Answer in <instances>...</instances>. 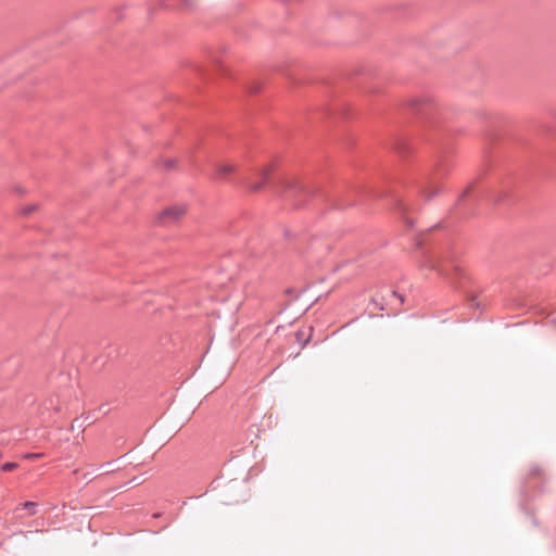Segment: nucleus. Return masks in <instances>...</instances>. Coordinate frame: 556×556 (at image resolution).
Masks as SVG:
<instances>
[{
	"mask_svg": "<svg viewBox=\"0 0 556 556\" xmlns=\"http://www.w3.org/2000/svg\"><path fill=\"white\" fill-rule=\"evenodd\" d=\"M279 188L286 200L292 201L294 206L305 205L311 199L318 198L333 210H345L363 203L369 198H382L391 194V191L380 192L359 184L346 182L332 193L321 190L319 187L304 182L298 178H280Z\"/></svg>",
	"mask_w": 556,
	"mask_h": 556,
	"instance_id": "f257e3e1",
	"label": "nucleus"
},
{
	"mask_svg": "<svg viewBox=\"0 0 556 556\" xmlns=\"http://www.w3.org/2000/svg\"><path fill=\"white\" fill-rule=\"evenodd\" d=\"M415 249L421 252V266L438 271L455 287L466 279L459 262L460 250L454 247L452 239L441 231H428L415 238Z\"/></svg>",
	"mask_w": 556,
	"mask_h": 556,
	"instance_id": "f03ea898",
	"label": "nucleus"
},
{
	"mask_svg": "<svg viewBox=\"0 0 556 556\" xmlns=\"http://www.w3.org/2000/svg\"><path fill=\"white\" fill-rule=\"evenodd\" d=\"M407 110L418 116L422 125V132L416 137H397L392 143L393 150L401 156H407L415 147L417 139H427L428 130L438 128L437 108L430 98H412L406 103Z\"/></svg>",
	"mask_w": 556,
	"mask_h": 556,
	"instance_id": "7ed1b4c3",
	"label": "nucleus"
},
{
	"mask_svg": "<svg viewBox=\"0 0 556 556\" xmlns=\"http://www.w3.org/2000/svg\"><path fill=\"white\" fill-rule=\"evenodd\" d=\"M508 197V191H494L486 186H477L470 184L458 197L455 208L463 215H471L476 213V206L482 200L494 202L495 204L503 203Z\"/></svg>",
	"mask_w": 556,
	"mask_h": 556,
	"instance_id": "20e7f679",
	"label": "nucleus"
},
{
	"mask_svg": "<svg viewBox=\"0 0 556 556\" xmlns=\"http://www.w3.org/2000/svg\"><path fill=\"white\" fill-rule=\"evenodd\" d=\"M451 168L452 163L447 159L446 153L438 152L433 173L425 175L422 180L415 182L414 192L416 195L422 198L425 201L433 199L441 191L438 180L447 175Z\"/></svg>",
	"mask_w": 556,
	"mask_h": 556,
	"instance_id": "39448f33",
	"label": "nucleus"
},
{
	"mask_svg": "<svg viewBox=\"0 0 556 556\" xmlns=\"http://www.w3.org/2000/svg\"><path fill=\"white\" fill-rule=\"evenodd\" d=\"M392 197L395 210L401 215L403 222L406 224L408 228H413L414 220L413 218L409 217V215L419 210V203L417 201L412 200L410 198L403 199L396 194Z\"/></svg>",
	"mask_w": 556,
	"mask_h": 556,
	"instance_id": "423d86ee",
	"label": "nucleus"
},
{
	"mask_svg": "<svg viewBox=\"0 0 556 556\" xmlns=\"http://www.w3.org/2000/svg\"><path fill=\"white\" fill-rule=\"evenodd\" d=\"M271 166L268 165V166H265L263 168H260L256 170V176L258 178L257 181L253 182L250 180L249 177L247 176H243L240 178V184L241 185H245L251 191H258L260 189L263 188L264 185L267 184L268 179H269V176L271 174Z\"/></svg>",
	"mask_w": 556,
	"mask_h": 556,
	"instance_id": "0eeeda50",
	"label": "nucleus"
},
{
	"mask_svg": "<svg viewBox=\"0 0 556 556\" xmlns=\"http://www.w3.org/2000/svg\"><path fill=\"white\" fill-rule=\"evenodd\" d=\"M186 212L184 205H174L164 208L160 215L159 220L161 224H170L177 222Z\"/></svg>",
	"mask_w": 556,
	"mask_h": 556,
	"instance_id": "6e6552de",
	"label": "nucleus"
},
{
	"mask_svg": "<svg viewBox=\"0 0 556 556\" xmlns=\"http://www.w3.org/2000/svg\"><path fill=\"white\" fill-rule=\"evenodd\" d=\"M237 169L236 164L227 163V164H215V177L216 179H226L228 175L235 173Z\"/></svg>",
	"mask_w": 556,
	"mask_h": 556,
	"instance_id": "1a4fd4ad",
	"label": "nucleus"
},
{
	"mask_svg": "<svg viewBox=\"0 0 556 556\" xmlns=\"http://www.w3.org/2000/svg\"><path fill=\"white\" fill-rule=\"evenodd\" d=\"M311 339V333H307L304 329H298L295 331V340L302 348H304Z\"/></svg>",
	"mask_w": 556,
	"mask_h": 556,
	"instance_id": "9d476101",
	"label": "nucleus"
},
{
	"mask_svg": "<svg viewBox=\"0 0 556 556\" xmlns=\"http://www.w3.org/2000/svg\"><path fill=\"white\" fill-rule=\"evenodd\" d=\"M177 159H166L160 162V166L166 172H174L177 169Z\"/></svg>",
	"mask_w": 556,
	"mask_h": 556,
	"instance_id": "9b49d317",
	"label": "nucleus"
},
{
	"mask_svg": "<svg viewBox=\"0 0 556 556\" xmlns=\"http://www.w3.org/2000/svg\"><path fill=\"white\" fill-rule=\"evenodd\" d=\"M543 468L538 464H532L529 468V477H542Z\"/></svg>",
	"mask_w": 556,
	"mask_h": 556,
	"instance_id": "f8f14e48",
	"label": "nucleus"
},
{
	"mask_svg": "<svg viewBox=\"0 0 556 556\" xmlns=\"http://www.w3.org/2000/svg\"><path fill=\"white\" fill-rule=\"evenodd\" d=\"M22 506H23V508H24V509H27V510H28V513H29V515H30V516L36 515V513H37V506H38V504H37V503H35V502H30V501H27V502H24V503L22 504Z\"/></svg>",
	"mask_w": 556,
	"mask_h": 556,
	"instance_id": "ddd939ff",
	"label": "nucleus"
},
{
	"mask_svg": "<svg viewBox=\"0 0 556 556\" xmlns=\"http://www.w3.org/2000/svg\"><path fill=\"white\" fill-rule=\"evenodd\" d=\"M18 464L14 462H8L2 465H0V471H13L14 469L18 468Z\"/></svg>",
	"mask_w": 556,
	"mask_h": 556,
	"instance_id": "4468645a",
	"label": "nucleus"
},
{
	"mask_svg": "<svg viewBox=\"0 0 556 556\" xmlns=\"http://www.w3.org/2000/svg\"><path fill=\"white\" fill-rule=\"evenodd\" d=\"M372 303L376 305V307H378L380 311H384L386 307H384V303H383V298H379V295H376L372 298Z\"/></svg>",
	"mask_w": 556,
	"mask_h": 556,
	"instance_id": "2eb2a0df",
	"label": "nucleus"
},
{
	"mask_svg": "<svg viewBox=\"0 0 556 556\" xmlns=\"http://www.w3.org/2000/svg\"><path fill=\"white\" fill-rule=\"evenodd\" d=\"M37 210V205L36 204H30V205H26L22 208L21 213L24 215V216H27L29 214H31L34 211Z\"/></svg>",
	"mask_w": 556,
	"mask_h": 556,
	"instance_id": "dca6fc26",
	"label": "nucleus"
},
{
	"mask_svg": "<svg viewBox=\"0 0 556 556\" xmlns=\"http://www.w3.org/2000/svg\"><path fill=\"white\" fill-rule=\"evenodd\" d=\"M42 456H43V453H26L23 455V458L34 460V459L41 458Z\"/></svg>",
	"mask_w": 556,
	"mask_h": 556,
	"instance_id": "f3484780",
	"label": "nucleus"
},
{
	"mask_svg": "<svg viewBox=\"0 0 556 556\" xmlns=\"http://www.w3.org/2000/svg\"><path fill=\"white\" fill-rule=\"evenodd\" d=\"M468 303H469V306L472 307V308H477V309L480 308V302L477 301L476 296H470L468 299Z\"/></svg>",
	"mask_w": 556,
	"mask_h": 556,
	"instance_id": "a211bd4d",
	"label": "nucleus"
},
{
	"mask_svg": "<svg viewBox=\"0 0 556 556\" xmlns=\"http://www.w3.org/2000/svg\"><path fill=\"white\" fill-rule=\"evenodd\" d=\"M391 296L394 298L395 300H397L399 304L404 303V296L402 294L397 293L395 290L391 291Z\"/></svg>",
	"mask_w": 556,
	"mask_h": 556,
	"instance_id": "6ab92c4d",
	"label": "nucleus"
},
{
	"mask_svg": "<svg viewBox=\"0 0 556 556\" xmlns=\"http://www.w3.org/2000/svg\"><path fill=\"white\" fill-rule=\"evenodd\" d=\"M261 90V86L258 84H253L249 87L250 93H257Z\"/></svg>",
	"mask_w": 556,
	"mask_h": 556,
	"instance_id": "aec40b11",
	"label": "nucleus"
},
{
	"mask_svg": "<svg viewBox=\"0 0 556 556\" xmlns=\"http://www.w3.org/2000/svg\"><path fill=\"white\" fill-rule=\"evenodd\" d=\"M75 427L77 428H81L83 427V421H80L79 418H75L72 422V429H74Z\"/></svg>",
	"mask_w": 556,
	"mask_h": 556,
	"instance_id": "412c9836",
	"label": "nucleus"
},
{
	"mask_svg": "<svg viewBox=\"0 0 556 556\" xmlns=\"http://www.w3.org/2000/svg\"><path fill=\"white\" fill-rule=\"evenodd\" d=\"M163 5H164L165 8H170V7H173L172 4H168V3H165V4H163Z\"/></svg>",
	"mask_w": 556,
	"mask_h": 556,
	"instance_id": "4be33fe9",
	"label": "nucleus"
},
{
	"mask_svg": "<svg viewBox=\"0 0 556 556\" xmlns=\"http://www.w3.org/2000/svg\"><path fill=\"white\" fill-rule=\"evenodd\" d=\"M285 236L286 237H289L290 236V232L288 230L285 231Z\"/></svg>",
	"mask_w": 556,
	"mask_h": 556,
	"instance_id": "5701e85b",
	"label": "nucleus"
},
{
	"mask_svg": "<svg viewBox=\"0 0 556 556\" xmlns=\"http://www.w3.org/2000/svg\"><path fill=\"white\" fill-rule=\"evenodd\" d=\"M111 464H112L111 462H108L103 466H110Z\"/></svg>",
	"mask_w": 556,
	"mask_h": 556,
	"instance_id": "b1692460",
	"label": "nucleus"
},
{
	"mask_svg": "<svg viewBox=\"0 0 556 556\" xmlns=\"http://www.w3.org/2000/svg\"><path fill=\"white\" fill-rule=\"evenodd\" d=\"M17 192L23 193V190L21 188H17Z\"/></svg>",
	"mask_w": 556,
	"mask_h": 556,
	"instance_id": "393cba45",
	"label": "nucleus"
},
{
	"mask_svg": "<svg viewBox=\"0 0 556 556\" xmlns=\"http://www.w3.org/2000/svg\"><path fill=\"white\" fill-rule=\"evenodd\" d=\"M2 455H3V453H2V451L0 450V457H2Z\"/></svg>",
	"mask_w": 556,
	"mask_h": 556,
	"instance_id": "a878e982",
	"label": "nucleus"
}]
</instances>
